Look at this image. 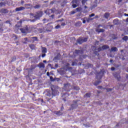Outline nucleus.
Wrapping results in <instances>:
<instances>
[{"instance_id":"20","label":"nucleus","mask_w":128,"mask_h":128,"mask_svg":"<svg viewBox=\"0 0 128 128\" xmlns=\"http://www.w3.org/2000/svg\"><path fill=\"white\" fill-rule=\"evenodd\" d=\"M75 26H82V22H77Z\"/></svg>"},{"instance_id":"48","label":"nucleus","mask_w":128,"mask_h":128,"mask_svg":"<svg viewBox=\"0 0 128 128\" xmlns=\"http://www.w3.org/2000/svg\"><path fill=\"white\" fill-rule=\"evenodd\" d=\"M86 0H82V4H86Z\"/></svg>"},{"instance_id":"44","label":"nucleus","mask_w":128,"mask_h":128,"mask_svg":"<svg viewBox=\"0 0 128 128\" xmlns=\"http://www.w3.org/2000/svg\"><path fill=\"white\" fill-rule=\"evenodd\" d=\"M55 28L56 30H58V28H60V25H57L56 26Z\"/></svg>"},{"instance_id":"46","label":"nucleus","mask_w":128,"mask_h":128,"mask_svg":"<svg viewBox=\"0 0 128 128\" xmlns=\"http://www.w3.org/2000/svg\"><path fill=\"white\" fill-rule=\"evenodd\" d=\"M24 40H25V42H30V41H28V39L26 38H24Z\"/></svg>"},{"instance_id":"9","label":"nucleus","mask_w":128,"mask_h":128,"mask_svg":"<svg viewBox=\"0 0 128 128\" xmlns=\"http://www.w3.org/2000/svg\"><path fill=\"white\" fill-rule=\"evenodd\" d=\"M8 11L6 8H2L0 10V14H8Z\"/></svg>"},{"instance_id":"2","label":"nucleus","mask_w":128,"mask_h":128,"mask_svg":"<svg viewBox=\"0 0 128 128\" xmlns=\"http://www.w3.org/2000/svg\"><path fill=\"white\" fill-rule=\"evenodd\" d=\"M92 48H94L95 52H100V50H108V48H110V46L108 45H104L102 46V47H100L96 50V46H92Z\"/></svg>"},{"instance_id":"38","label":"nucleus","mask_w":128,"mask_h":128,"mask_svg":"<svg viewBox=\"0 0 128 128\" xmlns=\"http://www.w3.org/2000/svg\"><path fill=\"white\" fill-rule=\"evenodd\" d=\"M94 20V18H88L86 20V22H90V20Z\"/></svg>"},{"instance_id":"55","label":"nucleus","mask_w":128,"mask_h":128,"mask_svg":"<svg viewBox=\"0 0 128 128\" xmlns=\"http://www.w3.org/2000/svg\"><path fill=\"white\" fill-rule=\"evenodd\" d=\"M116 70V68L114 67H112L111 68V70Z\"/></svg>"},{"instance_id":"43","label":"nucleus","mask_w":128,"mask_h":128,"mask_svg":"<svg viewBox=\"0 0 128 128\" xmlns=\"http://www.w3.org/2000/svg\"><path fill=\"white\" fill-rule=\"evenodd\" d=\"M4 6V2H1L0 3V7L2 8V6Z\"/></svg>"},{"instance_id":"6","label":"nucleus","mask_w":128,"mask_h":128,"mask_svg":"<svg viewBox=\"0 0 128 128\" xmlns=\"http://www.w3.org/2000/svg\"><path fill=\"white\" fill-rule=\"evenodd\" d=\"M66 70L64 68H60V70H58V72L61 74V76L64 74H66Z\"/></svg>"},{"instance_id":"30","label":"nucleus","mask_w":128,"mask_h":128,"mask_svg":"<svg viewBox=\"0 0 128 128\" xmlns=\"http://www.w3.org/2000/svg\"><path fill=\"white\" fill-rule=\"evenodd\" d=\"M36 68V65H32L31 66L30 70H34V68Z\"/></svg>"},{"instance_id":"32","label":"nucleus","mask_w":128,"mask_h":128,"mask_svg":"<svg viewBox=\"0 0 128 128\" xmlns=\"http://www.w3.org/2000/svg\"><path fill=\"white\" fill-rule=\"evenodd\" d=\"M64 88H70V85L68 84H65L64 85Z\"/></svg>"},{"instance_id":"63","label":"nucleus","mask_w":128,"mask_h":128,"mask_svg":"<svg viewBox=\"0 0 128 128\" xmlns=\"http://www.w3.org/2000/svg\"><path fill=\"white\" fill-rule=\"evenodd\" d=\"M0 32H4V29L0 28Z\"/></svg>"},{"instance_id":"12","label":"nucleus","mask_w":128,"mask_h":128,"mask_svg":"<svg viewBox=\"0 0 128 128\" xmlns=\"http://www.w3.org/2000/svg\"><path fill=\"white\" fill-rule=\"evenodd\" d=\"M68 93H65L64 94H63V95L62 96V98H63V100H64V102H66V96H68Z\"/></svg>"},{"instance_id":"60","label":"nucleus","mask_w":128,"mask_h":128,"mask_svg":"<svg viewBox=\"0 0 128 128\" xmlns=\"http://www.w3.org/2000/svg\"><path fill=\"white\" fill-rule=\"evenodd\" d=\"M61 26H66V23H62V24H61Z\"/></svg>"},{"instance_id":"31","label":"nucleus","mask_w":128,"mask_h":128,"mask_svg":"<svg viewBox=\"0 0 128 128\" xmlns=\"http://www.w3.org/2000/svg\"><path fill=\"white\" fill-rule=\"evenodd\" d=\"M114 24H115L116 26V24H118V20H114L113 21Z\"/></svg>"},{"instance_id":"29","label":"nucleus","mask_w":128,"mask_h":128,"mask_svg":"<svg viewBox=\"0 0 128 128\" xmlns=\"http://www.w3.org/2000/svg\"><path fill=\"white\" fill-rule=\"evenodd\" d=\"M60 78H54L52 80V82H60Z\"/></svg>"},{"instance_id":"64","label":"nucleus","mask_w":128,"mask_h":128,"mask_svg":"<svg viewBox=\"0 0 128 128\" xmlns=\"http://www.w3.org/2000/svg\"><path fill=\"white\" fill-rule=\"evenodd\" d=\"M46 74H47L48 76H50V72H47Z\"/></svg>"},{"instance_id":"56","label":"nucleus","mask_w":128,"mask_h":128,"mask_svg":"<svg viewBox=\"0 0 128 128\" xmlns=\"http://www.w3.org/2000/svg\"><path fill=\"white\" fill-rule=\"evenodd\" d=\"M50 80L52 82V80H54V78H52V76H50Z\"/></svg>"},{"instance_id":"3","label":"nucleus","mask_w":128,"mask_h":128,"mask_svg":"<svg viewBox=\"0 0 128 128\" xmlns=\"http://www.w3.org/2000/svg\"><path fill=\"white\" fill-rule=\"evenodd\" d=\"M58 86H55L54 88H52V96H58V94H60V92H58Z\"/></svg>"},{"instance_id":"34","label":"nucleus","mask_w":128,"mask_h":128,"mask_svg":"<svg viewBox=\"0 0 128 128\" xmlns=\"http://www.w3.org/2000/svg\"><path fill=\"white\" fill-rule=\"evenodd\" d=\"M78 0H73L72 2V4H78Z\"/></svg>"},{"instance_id":"50","label":"nucleus","mask_w":128,"mask_h":128,"mask_svg":"<svg viewBox=\"0 0 128 128\" xmlns=\"http://www.w3.org/2000/svg\"><path fill=\"white\" fill-rule=\"evenodd\" d=\"M38 102H44V100H42V98H39Z\"/></svg>"},{"instance_id":"36","label":"nucleus","mask_w":128,"mask_h":128,"mask_svg":"<svg viewBox=\"0 0 128 128\" xmlns=\"http://www.w3.org/2000/svg\"><path fill=\"white\" fill-rule=\"evenodd\" d=\"M16 60V56H13V58H12L11 62H14V60Z\"/></svg>"},{"instance_id":"52","label":"nucleus","mask_w":128,"mask_h":128,"mask_svg":"<svg viewBox=\"0 0 128 128\" xmlns=\"http://www.w3.org/2000/svg\"><path fill=\"white\" fill-rule=\"evenodd\" d=\"M30 16H34V14H32V13H30Z\"/></svg>"},{"instance_id":"26","label":"nucleus","mask_w":128,"mask_h":128,"mask_svg":"<svg viewBox=\"0 0 128 128\" xmlns=\"http://www.w3.org/2000/svg\"><path fill=\"white\" fill-rule=\"evenodd\" d=\"M82 52V51L80 50H75V54H80Z\"/></svg>"},{"instance_id":"8","label":"nucleus","mask_w":128,"mask_h":128,"mask_svg":"<svg viewBox=\"0 0 128 128\" xmlns=\"http://www.w3.org/2000/svg\"><path fill=\"white\" fill-rule=\"evenodd\" d=\"M78 100L74 101V104L71 105V110H74L78 107Z\"/></svg>"},{"instance_id":"61","label":"nucleus","mask_w":128,"mask_h":128,"mask_svg":"<svg viewBox=\"0 0 128 128\" xmlns=\"http://www.w3.org/2000/svg\"><path fill=\"white\" fill-rule=\"evenodd\" d=\"M113 62H114V60H110V62L111 64Z\"/></svg>"},{"instance_id":"47","label":"nucleus","mask_w":128,"mask_h":128,"mask_svg":"<svg viewBox=\"0 0 128 128\" xmlns=\"http://www.w3.org/2000/svg\"><path fill=\"white\" fill-rule=\"evenodd\" d=\"M38 30H40V32H42L44 30V28H39Z\"/></svg>"},{"instance_id":"1","label":"nucleus","mask_w":128,"mask_h":128,"mask_svg":"<svg viewBox=\"0 0 128 128\" xmlns=\"http://www.w3.org/2000/svg\"><path fill=\"white\" fill-rule=\"evenodd\" d=\"M43 14H44V12L42 11H38L34 14V19L32 20H29L31 22H34L36 20H40V18L42 16Z\"/></svg>"},{"instance_id":"42","label":"nucleus","mask_w":128,"mask_h":128,"mask_svg":"<svg viewBox=\"0 0 128 128\" xmlns=\"http://www.w3.org/2000/svg\"><path fill=\"white\" fill-rule=\"evenodd\" d=\"M74 90H80V88H78L76 86H74Z\"/></svg>"},{"instance_id":"23","label":"nucleus","mask_w":128,"mask_h":128,"mask_svg":"<svg viewBox=\"0 0 128 128\" xmlns=\"http://www.w3.org/2000/svg\"><path fill=\"white\" fill-rule=\"evenodd\" d=\"M39 67H40V68H44V67H45L44 64V63H40V66H39Z\"/></svg>"},{"instance_id":"22","label":"nucleus","mask_w":128,"mask_h":128,"mask_svg":"<svg viewBox=\"0 0 128 128\" xmlns=\"http://www.w3.org/2000/svg\"><path fill=\"white\" fill-rule=\"evenodd\" d=\"M108 16H110V14L108 13H106L104 14V18H106L108 20Z\"/></svg>"},{"instance_id":"15","label":"nucleus","mask_w":128,"mask_h":128,"mask_svg":"<svg viewBox=\"0 0 128 128\" xmlns=\"http://www.w3.org/2000/svg\"><path fill=\"white\" fill-rule=\"evenodd\" d=\"M118 50L116 47H112L110 52H118Z\"/></svg>"},{"instance_id":"57","label":"nucleus","mask_w":128,"mask_h":128,"mask_svg":"<svg viewBox=\"0 0 128 128\" xmlns=\"http://www.w3.org/2000/svg\"><path fill=\"white\" fill-rule=\"evenodd\" d=\"M88 68H92V65L90 64H88Z\"/></svg>"},{"instance_id":"51","label":"nucleus","mask_w":128,"mask_h":128,"mask_svg":"<svg viewBox=\"0 0 128 128\" xmlns=\"http://www.w3.org/2000/svg\"><path fill=\"white\" fill-rule=\"evenodd\" d=\"M42 26V23H39L37 24V26Z\"/></svg>"},{"instance_id":"14","label":"nucleus","mask_w":128,"mask_h":128,"mask_svg":"<svg viewBox=\"0 0 128 128\" xmlns=\"http://www.w3.org/2000/svg\"><path fill=\"white\" fill-rule=\"evenodd\" d=\"M42 54H46V52H48V50L46 49V48L44 47H42Z\"/></svg>"},{"instance_id":"18","label":"nucleus","mask_w":128,"mask_h":128,"mask_svg":"<svg viewBox=\"0 0 128 128\" xmlns=\"http://www.w3.org/2000/svg\"><path fill=\"white\" fill-rule=\"evenodd\" d=\"M114 78H117L118 80H120V76L119 74H114Z\"/></svg>"},{"instance_id":"49","label":"nucleus","mask_w":128,"mask_h":128,"mask_svg":"<svg viewBox=\"0 0 128 128\" xmlns=\"http://www.w3.org/2000/svg\"><path fill=\"white\" fill-rule=\"evenodd\" d=\"M92 16H94V14H92L89 16L90 18H92Z\"/></svg>"},{"instance_id":"37","label":"nucleus","mask_w":128,"mask_h":128,"mask_svg":"<svg viewBox=\"0 0 128 128\" xmlns=\"http://www.w3.org/2000/svg\"><path fill=\"white\" fill-rule=\"evenodd\" d=\"M76 10L77 12H80V10H82V8L78 7V8H76Z\"/></svg>"},{"instance_id":"7","label":"nucleus","mask_w":128,"mask_h":128,"mask_svg":"<svg viewBox=\"0 0 128 128\" xmlns=\"http://www.w3.org/2000/svg\"><path fill=\"white\" fill-rule=\"evenodd\" d=\"M46 96H48L49 100H52V98H53L52 91H48L47 92L46 94Z\"/></svg>"},{"instance_id":"33","label":"nucleus","mask_w":128,"mask_h":128,"mask_svg":"<svg viewBox=\"0 0 128 128\" xmlns=\"http://www.w3.org/2000/svg\"><path fill=\"white\" fill-rule=\"evenodd\" d=\"M78 64V63L76 62H72V66H76Z\"/></svg>"},{"instance_id":"59","label":"nucleus","mask_w":128,"mask_h":128,"mask_svg":"<svg viewBox=\"0 0 128 128\" xmlns=\"http://www.w3.org/2000/svg\"><path fill=\"white\" fill-rule=\"evenodd\" d=\"M49 12H54L52 11V9H50L48 10Z\"/></svg>"},{"instance_id":"5","label":"nucleus","mask_w":128,"mask_h":128,"mask_svg":"<svg viewBox=\"0 0 128 128\" xmlns=\"http://www.w3.org/2000/svg\"><path fill=\"white\" fill-rule=\"evenodd\" d=\"M20 30L22 34H28V26L20 29Z\"/></svg>"},{"instance_id":"39","label":"nucleus","mask_w":128,"mask_h":128,"mask_svg":"<svg viewBox=\"0 0 128 128\" xmlns=\"http://www.w3.org/2000/svg\"><path fill=\"white\" fill-rule=\"evenodd\" d=\"M58 64H55V68H52V69L53 70H56V68H58Z\"/></svg>"},{"instance_id":"40","label":"nucleus","mask_w":128,"mask_h":128,"mask_svg":"<svg viewBox=\"0 0 128 128\" xmlns=\"http://www.w3.org/2000/svg\"><path fill=\"white\" fill-rule=\"evenodd\" d=\"M72 6L73 8H76L78 6V5L76 4H72Z\"/></svg>"},{"instance_id":"35","label":"nucleus","mask_w":128,"mask_h":128,"mask_svg":"<svg viewBox=\"0 0 128 128\" xmlns=\"http://www.w3.org/2000/svg\"><path fill=\"white\" fill-rule=\"evenodd\" d=\"M40 8V4H36L34 6V8Z\"/></svg>"},{"instance_id":"19","label":"nucleus","mask_w":128,"mask_h":128,"mask_svg":"<svg viewBox=\"0 0 128 128\" xmlns=\"http://www.w3.org/2000/svg\"><path fill=\"white\" fill-rule=\"evenodd\" d=\"M4 24H9V26H12V23L10 22V20H8L4 22Z\"/></svg>"},{"instance_id":"16","label":"nucleus","mask_w":128,"mask_h":128,"mask_svg":"<svg viewBox=\"0 0 128 128\" xmlns=\"http://www.w3.org/2000/svg\"><path fill=\"white\" fill-rule=\"evenodd\" d=\"M96 32H104V30L102 28L96 29Z\"/></svg>"},{"instance_id":"45","label":"nucleus","mask_w":128,"mask_h":128,"mask_svg":"<svg viewBox=\"0 0 128 128\" xmlns=\"http://www.w3.org/2000/svg\"><path fill=\"white\" fill-rule=\"evenodd\" d=\"M107 92H112V88H108L106 89Z\"/></svg>"},{"instance_id":"10","label":"nucleus","mask_w":128,"mask_h":128,"mask_svg":"<svg viewBox=\"0 0 128 128\" xmlns=\"http://www.w3.org/2000/svg\"><path fill=\"white\" fill-rule=\"evenodd\" d=\"M25 8L24 7H18V8H16V12H20V10H24Z\"/></svg>"},{"instance_id":"53","label":"nucleus","mask_w":128,"mask_h":128,"mask_svg":"<svg viewBox=\"0 0 128 128\" xmlns=\"http://www.w3.org/2000/svg\"><path fill=\"white\" fill-rule=\"evenodd\" d=\"M76 12H74V11H72L71 12H70V14H76Z\"/></svg>"},{"instance_id":"17","label":"nucleus","mask_w":128,"mask_h":128,"mask_svg":"<svg viewBox=\"0 0 128 128\" xmlns=\"http://www.w3.org/2000/svg\"><path fill=\"white\" fill-rule=\"evenodd\" d=\"M30 48H31V50H35L36 48V45L34 44H30L29 46Z\"/></svg>"},{"instance_id":"54","label":"nucleus","mask_w":128,"mask_h":128,"mask_svg":"<svg viewBox=\"0 0 128 128\" xmlns=\"http://www.w3.org/2000/svg\"><path fill=\"white\" fill-rule=\"evenodd\" d=\"M46 56V53H44V54H42V58H44Z\"/></svg>"},{"instance_id":"62","label":"nucleus","mask_w":128,"mask_h":128,"mask_svg":"<svg viewBox=\"0 0 128 128\" xmlns=\"http://www.w3.org/2000/svg\"><path fill=\"white\" fill-rule=\"evenodd\" d=\"M82 22L83 24H86V20H82Z\"/></svg>"},{"instance_id":"27","label":"nucleus","mask_w":128,"mask_h":128,"mask_svg":"<svg viewBox=\"0 0 128 128\" xmlns=\"http://www.w3.org/2000/svg\"><path fill=\"white\" fill-rule=\"evenodd\" d=\"M122 40H125V42H126L127 40H128V36H124Z\"/></svg>"},{"instance_id":"41","label":"nucleus","mask_w":128,"mask_h":128,"mask_svg":"<svg viewBox=\"0 0 128 128\" xmlns=\"http://www.w3.org/2000/svg\"><path fill=\"white\" fill-rule=\"evenodd\" d=\"M54 60H60V57H58V56H56L54 58Z\"/></svg>"},{"instance_id":"58","label":"nucleus","mask_w":128,"mask_h":128,"mask_svg":"<svg viewBox=\"0 0 128 128\" xmlns=\"http://www.w3.org/2000/svg\"><path fill=\"white\" fill-rule=\"evenodd\" d=\"M102 86H98V88L99 90H100V89H102Z\"/></svg>"},{"instance_id":"28","label":"nucleus","mask_w":128,"mask_h":128,"mask_svg":"<svg viewBox=\"0 0 128 128\" xmlns=\"http://www.w3.org/2000/svg\"><path fill=\"white\" fill-rule=\"evenodd\" d=\"M56 114L57 116H62V112H60V111H58L56 112Z\"/></svg>"},{"instance_id":"11","label":"nucleus","mask_w":128,"mask_h":128,"mask_svg":"<svg viewBox=\"0 0 128 128\" xmlns=\"http://www.w3.org/2000/svg\"><path fill=\"white\" fill-rule=\"evenodd\" d=\"M31 40H32V42H38V37H36V36L32 37Z\"/></svg>"},{"instance_id":"24","label":"nucleus","mask_w":128,"mask_h":128,"mask_svg":"<svg viewBox=\"0 0 128 128\" xmlns=\"http://www.w3.org/2000/svg\"><path fill=\"white\" fill-rule=\"evenodd\" d=\"M100 82H102V81H100V80L96 81V82L94 83V86H98V84H100Z\"/></svg>"},{"instance_id":"13","label":"nucleus","mask_w":128,"mask_h":128,"mask_svg":"<svg viewBox=\"0 0 128 128\" xmlns=\"http://www.w3.org/2000/svg\"><path fill=\"white\" fill-rule=\"evenodd\" d=\"M102 78V76H100V72L99 73L96 74V78L97 80H100V78Z\"/></svg>"},{"instance_id":"4","label":"nucleus","mask_w":128,"mask_h":128,"mask_svg":"<svg viewBox=\"0 0 128 128\" xmlns=\"http://www.w3.org/2000/svg\"><path fill=\"white\" fill-rule=\"evenodd\" d=\"M88 42V38H79L77 40V42L80 44H82L83 42Z\"/></svg>"},{"instance_id":"25","label":"nucleus","mask_w":128,"mask_h":128,"mask_svg":"<svg viewBox=\"0 0 128 128\" xmlns=\"http://www.w3.org/2000/svg\"><path fill=\"white\" fill-rule=\"evenodd\" d=\"M90 93H86L84 96V98H90Z\"/></svg>"},{"instance_id":"21","label":"nucleus","mask_w":128,"mask_h":128,"mask_svg":"<svg viewBox=\"0 0 128 128\" xmlns=\"http://www.w3.org/2000/svg\"><path fill=\"white\" fill-rule=\"evenodd\" d=\"M22 21H20L18 22V24H16V28H20V26H22Z\"/></svg>"}]
</instances>
